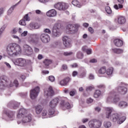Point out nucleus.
<instances>
[{"label": "nucleus", "instance_id": "nucleus-1", "mask_svg": "<svg viewBox=\"0 0 128 128\" xmlns=\"http://www.w3.org/2000/svg\"><path fill=\"white\" fill-rule=\"evenodd\" d=\"M116 90V91L113 90L110 92V96L107 98L108 102L116 104L120 102V96L118 94V92L122 96H124L128 93V88L124 85L118 86Z\"/></svg>", "mask_w": 128, "mask_h": 128}, {"label": "nucleus", "instance_id": "nucleus-2", "mask_svg": "<svg viewBox=\"0 0 128 128\" xmlns=\"http://www.w3.org/2000/svg\"><path fill=\"white\" fill-rule=\"evenodd\" d=\"M8 54L10 56H16L22 54V48L17 44L12 43L8 44L6 48Z\"/></svg>", "mask_w": 128, "mask_h": 128}, {"label": "nucleus", "instance_id": "nucleus-3", "mask_svg": "<svg viewBox=\"0 0 128 128\" xmlns=\"http://www.w3.org/2000/svg\"><path fill=\"white\" fill-rule=\"evenodd\" d=\"M106 110V118H108L110 120L113 122H116L120 118V116L118 114H112V112H114V108L110 107H106L105 108Z\"/></svg>", "mask_w": 128, "mask_h": 128}, {"label": "nucleus", "instance_id": "nucleus-4", "mask_svg": "<svg viewBox=\"0 0 128 128\" xmlns=\"http://www.w3.org/2000/svg\"><path fill=\"white\" fill-rule=\"evenodd\" d=\"M22 121H18V124H30V126H34V120L32 118L31 114H27L22 117Z\"/></svg>", "mask_w": 128, "mask_h": 128}, {"label": "nucleus", "instance_id": "nucleus-5", "mask_svg": "<svg viewBox=\"0 0 128 128\" xmlns=\"http://www.w3.org/2000/svg\"><path fill=\"white\" fill-rule=\"evenodd\" d=\"M4 86H12V84L8 80V76H1L0 78V88H4Z\"/></svg>", "mask_w": 128, "mask_h": 128}, {"label": "nucleus", "instance_id": "nucleus-6", "mask_svg": "<svg viewBox=\"0 0 128 128\" xmlns=\"http://www.w3.org/2000/svg\"><path fill=\"white\" fill-rule=\"evenodd\" d=\"M60 24L56 23L54 24L52 30V38H58L60 36Z\"/></svg>", "mask_w": 128, "mask_h": 128}, {"label": "nucleus", "instance_id": "nucleus-7", "mask_svg": "<svg viewBox=\"0 0 128 128\" xmlns=\"http://www.w3.org/2000/svg\"><path fill=\"white\" fill-rule=\"evenodd\" d=\"M88 126L90 128H99L102 126V122L99 120H93L88 122Z\"/></svg>", "mask_w": 128, "mask_h": 128}, {"label": "nucleus", "instance_id": "nucleus-8", "mask_svg": "<svg viewBox=\"0 0 128 128\" xmlns=\"http://www.w3.org/2000/svg\"><path fill=\"white\" fill-rule=\"evenodd\" d=\"M40 88L38 86L34 88L30 91V98L32 100L36 98L40 94Z\"/></svg>", "mask_w": 128, "mask_h": 128}, {"label": "nucleus", "instance_id": "nucleus-9", "mask_svg": "<svg viewBox=\"0 0 128 128\" xmlns=\"http://www.w3.org/2000/svg\"><path fill=\"white\" fill-rule=\"evenodd\" d=\"M54 8L58 10H66L68 6V4L64 2H58L54 5Z\"/></svg>", "mask_w": 128, "mask_h": 128}, {"label": "nucleus", "instance_id": "nucleus-10", "mask_svg": "<svg viewBox=\"0 0 128 128\" xmlns=\"http://www.w3.org/2000/svg\"><path fill=\"white\" fill-rule=\"evenodd\" d=\"M40 40L42 42L48 44L50 40V37L48 34L43 33L40 35Z\"/></svg>", "mask_w": 128, "mask_h": 128}, {"label": "nucleus", "instance_id": "nucleus-11", "mask_svg": "<svg viewBox=\"0 0 128 128\" xmlns=\"http://www.w3.org/2000/svg\"><path fill=\"white\" fill-rule=\"evenodd\" d=\"M14 64L16 66H24L26 65V61L22 58H17L13 61Z\"/></svg>", "mask_w": 128, "mask_h": 128}, {"label": "nucleus", "instance_id": "nucleus-12", "mask_svg": "<svg viewBox=\"0 0 128 128\" xmlns=\"http://www.w3.org/2000/svg\"><path fill=\"white\" fill-rule=\"evenodd\" d=\"M54 94V89H52V87L49 86V88L44 89V96H52Z\"/></svg>", "mask_w": 128, "mask_h": 128}, {"label": "nucleus", "instance_id": "nucleus-13", "mask_svg": "<svg viewBox=\"0 0 128 128\" xmlns=\"http://www.w3.org/2000/svg\"><path fill=\"white\" fill-rule=\"evenodd\" d=\"M24 48L25 50V52H26V56H32V54H34V50H32V48L28 44H24Z\"/></svg>", "mask_w": 128, "mask_h": 128}, {"label": "nucleus", "instance_id": "nucleus-14", "mask_svg": "<svg viewBox=\"0 0 128 128\" xmlns=\"http://www.w3.org/2000/svg\"><path fill=\"white\" fill-rule=\"evenodd\" d=\"M60 100L62 102V98H56L51 100L50 102V108H56V106H58V104Z\"/></svg>", "mask_w": 128, "mask_h": 128}, {"label": "nucleus", "instance_id": "nucleus-15", "mask_svg": "<svg viewBox=\"0 0 128 128\" xmlns=\"http://www.w3.org/2000/svg\"><path fill=\"white\" fill-rule=\"evenodd\" d=\"M63 44L66 48H70L72 46V44L70 43V38L66 36H64L63 38Z\"/></svg>", "mask_w": 128, "mask_h": 128}, {"label": "nucleus", "instance_id": "nucleus-16", "mask_svg": "<svg viewBox=\"0 0 128 128\" xmlns=\"http://www.w3.org/2000/svg\"><path fill=\"white\" fill-rule=\"evenodd\" d=\"M38 38V34H31L28 38V42L30 44H36V40Z\"/></svg>", "mask_w": 128, "mask_h": 128}, {"label": "nucleus", "instance_id": "nucleus-17", "mask_svg": "<svg viewBox=\"0 0 128 128\" xmlns=\"http://www.w3.org/2000/svg\"><path fill=\"white\" fill-rule=\"evenodd\" d=\"M64 98L61 99L60 104L63 107V108H67V110H70V108H72V106L70 105L68 102H66L64 100Z\"/></svg>", "mask_w": 128, "mask_h": 128}, {"label": "nucleus", "instance_id": "nucleus-18", "mask_svg": "<svg viewBox=\"0 0 128 128\" xmlns=\"http://www.w3.org/2000/svg\"><path fill=\"white\" fill-rule=\"evenodd\" d=\"M27 114L28 111L24 109V108H22L19 110V112L17 114V118H22L23 116H26Z\"/></svg>", "mask_w": 128, "mask_h": 128}, {"label": "nucleus", "instance_id": "nucleus-19", "mask_svg": "<svg viewBox=\"0 0 128 128\" xmlns=\"http://www.w3.org/2000/svg\"><path fill=\"white\" fill-rule=\"evenodd\" d=\"M72 80V79L70 78V77H66L64 78L63 80H62L61 81H60V86H67V84H68Z\"/></svg>", "mask_w": 128, "mask_h": 128}, {"label": "nucleus", "instance_id": "nucleus-20", "mask_svg": "<svg viewBox=\"0 0 128 128\" xmlns=\"http://www.w3.org/2000/svg\"><path fill=\"white\" fill-rule=\"evenodd\" d=\"M66 28L69 30L70 34H75L77 32L76 28H74V26L72 24H68Z\"/></svg>", "mask_w": 128, "mask_h": 128}, {"label": "nucleus", "instance_id": "nucleus-21", "mask_svg": "<svg viewBox=\"0 0 128 128\" xmlns=\"http://www.w3.org/2000/svg\"><path fill=\"white\" fill-rule=\"evenodd\" d=\"M46 14L49 18H53L56 16V10L52 9L47 12Z\"/></svg>", "mask_w": 128, "mask_h": 128}, {"label": "nucleus", "instance_id": "nucleus-22", "mask_svg": "<svg viewBox=\"0 0 128 128\" xmlns=\"http://www.w3.org/2000/svg\"><path fill=\"white\" fill-rule=\"evenodd\" d=\"M8 106H12L13 108L16 110V108H18V106H20V103L16 101H11L8 104Z\"/></svg>", "mask_w": 128, "mask_h": 128}, {"label": "nucleus", "instance_id": "nucleus-23", "mask_svg": "<svg viewBox=\"0 0 128 128\" xmlns=\"http://www.w3.org/2000/svg\"><path fill=\"white\" fill-rule=\"evenodd\" d=\"M43 109L44 107L40 104H38L35 106V110L36 114H40V112H42Z\"/></svg>", "mask_w": 128, "mask_h": 128}, {"label": "nucleus", "instance_id": "nucleus-24", "mask_svg": "<svg viewBox=\"0 0 128 128\" xmlns=\"http://www.w3.org/2000/svg\"><path fill=\"white\" fill-rule=\"evenodd\" d=\"M114 42V44L118 47L122 46L124 44V42H122V40L120 39H115Z\"/></svg>", "mask_w": 128, "mask_h": 128}, {"label": "nucleus", "instance_id": "nucleus-25", "mask_svg": "<svg viewBox=\"0 0 128 128\" xmlns=\"http://www.w3.org/2000/svg\"><path fill=\"white\" fill-rule=\"evenodd\" d=\"M15 112H9L6 113V116H8L10 120H14V114Z\"/></svg>", "mask_w": 128, "mask_h": 128}, {"label": "nucleus", "instance_id": "nucleus-26", "mask_svg": "<svg viewBox=\"0 0 128 128\" xmlns=\"http://www.w3.org/2000/svg\"><path fill=\"white\" fill-rule=\"evenodd\" d=\"M48 114L49 116H48V118H52V116H55L58 114L54 111V109L51 108L48 110Z\"/></svg>", "mask_w": 128, "mask_h": 128}, {"label": "nucleus", "instance_id": "nucleus-27", "mask_svg": "<svg viewBox=\"0 0 128 128\" xmlns=\"http://www.w3.org/2000/svg\"><path fill=\"white\" fill-rule=\"evenodd\" d=\"M20 2H22V0H20L17 4L10 7V8L8 10V14H11L14 8H16V6L20 4Z\"/></svg>", "mask_w": 128, "mask_h": 128}, {"label": "nucleus", "instance_id": "nucleus-28", "mask_svg": "<svg viewBox=\"0 0 128 128\" xmlns=\"http://www.w3.org/2000/svg\"><path fill=\"white\" fill-rule=\"evenodd\" d=\"M118 22L119 24H124L126 22V18L122 16H120L118 18Z\"/></svg>", "mask_w": 128, "mask_h": 128}, {"label": "nucleus", "instance_id": "nucleus-29", "mask_svg": "<svg viewBox=\"0 0 128 128\" xmlns=\"http://www.w3.org/2000/svg\"><path fill=\"white\" fill-rule=\"evenodd\" d=\"M128 106V103L124 101H121L118 104V107L120 108H125Z\"/></svg>", "mask_w": 128, "mask_h": 128}, {"label": "nucleus", "instance_id": "nucleus-30", "mask_svg": "<svg viewBox=\"0 0 128 128\" xmlns=\"http://www.w3.org/2000/svg\"><path fill=\"white\" fill-rule=\"evenodd\" d=\"M42 112L41 116L42 118H48V112L46 110H43Z\"/></svg>", "mask_w": 128, "mask_h": 128}, {"label": "nucleus", "instance_id": "nucleus-31", "mask_svg": "<svg viewBox=\"0 0 128 128\" xmlns=\"http://www.w3.org/2000/svg\"><path fill=\"white\" fill-rule=\"evenodd\" d=\"M112 52L115 54H122L124 52V50L120 48H113L112 49Z\"/></svg>", "mask_w": 128, "mask_h": 128}, {"label": "nucleus", "instance_id": "nucleus-32", "mask_svg": "<svg viewBox=\"0 0 128 128\" xmlns=\"http://www.w3.org/2000/svg\"><path fill=\"white\" fill-rule=\"evenodd\" d=\"M52 61L50 59H45L43 62L45 66H48L50 64H51Z\"/></svg>", "mask_w": 128, "mask_h": 128}, {"label": "nucleus", "instance_id": "nucleus-33", "mask_svg": "<svg viewBox=\"0 0 128 128\" xmlns=\"http://www.w3.org/2000/svg\"><path fill=\"white\" fill-rule=\"evenodd\" d=\"M104 126L106 128H110L112 126V122L110 121H105L104 122Z\"/></svg>", "mask_w": 128, "mask_h": 128}, {"label": "nucleus", "instance_id": "nucleus-34", "mask_svg": "<svg viewBox=\"0 0 128 128\" xmlns=\"http://www.w3.org/2000/svg\"><path fill=\"white\" fill-rule=\"evenodd\" d=\"M114 72V68H109L107 70H106V74L108 76H112V73Z\"/></svg>", "mask_w": 128, "mask_h": 128}, {"label": "nucleus", "instance_id": "nucleus-35", "mask_svg": "<svg viewBox=\"0 0 128 128\" xmlns=\"http://www.w3.org/2000/svg\"><path fill=\"white\" fill-rule=\"evenodd\" d=\"M102 94V92L100 90H96L94 94V98H100V95Z\"/></svg>", "mask_w": 128, "mask_h": 128}, {"label": "nucleus", "instance_id": "nucleus-36", "mask_svg": "<svg viewBox=\"0 0 128 128\" xmlns=\"http://www.w3.org/2000/svg\"><path fill=\"white\" fill-rule=\"evenodd\" d=\"M72 4L73 6H77V8H80V6H82L80 4V2H78L77 0H72Z\"/></svg>", "mask_w": 128, "mask_h": 128}, {"label": "nucleus", "instance_id": "nucleus-37", "mask_svg": "<svg viewBox=\"0 0 128 128\" xmlns=\"http://www.w3.org/2000/svg\"><path fill=\"white\" fill-rule=\"evenodd\" d=\"M106 69L105 66L101 68L98 70L99 74H106Z\"/></svg>", "mask_w": 128, "mask_h": 128}, {"label": "nucleus", "instance_id": "nucleus-38", "mask_svg": "<svg viewBox=\"0 0 128 128\" xmlns=\"http://www.w3.org/2000/svg\"><path fill=\"white\" fill-rule=\"evenodd\" d=\"M114 8L115 10H120V8H124V6L122 4H118H118H114Z\"/></svg>", "mask_w": 128, "mask_h": 128}, {"label": "nucleus", "instance_id": "nucleus-39", "mask_svg": "<svg viewBox=\"0 0 128 128\" xmlns=\"http://www.w3.org/2000/svg\"><path fill=\"white\" fill-rule=\"evenodd\" d=\"M105 10L108 14H112V9L110 8V7L108 6L105 8Z\"/></svg>", "mask_w": 128, "mask_h": 128}, {"label": "nucleus", "instance_id": "nucleus-40", "mask_svg": "<svg viewBox=\"0 0 128 128\" xmlns=\"http://www.w3.org/2000/svg\"><path fill=\"white\" fill-rule=\"evenodd\" d=\"M76 57L78 58H80V59L82 60V58H84V54H82V52H77Z\"/></svg>", "mask_w": 128, "mask_h": 128}, {"label": "nucleus", "instance_id": "nucleus-41", "mask_svg": "<svg viewBox=\"0 0 128 128\" xmlns=\"http://www.w3.org/2000/svg\"><path fill=\"white\" fill-rule=\"evenodd\" d=\"M22 19L24 20H26V22H30V18L28 16V14H26Z\"/></svg>", "mask_w": 128, "mask_h": 128}, {"label": "nucleus", "instance_id": "nucleus-42", "mask_svg": "<svg viewBox=\"0 0 128 128\" xmlns=\"http://www.w3.org/2000/svg\"><path fill=\"white\" fill-rule=\"evenodd\" d=\"M19 24L20 26H26V20L24 19H22L19 21Z\"/></svg>", "mask_w": 128, "mask_h": 128}, {"label": "nucleus", "instance_id": "nucleus-43", "mask_svg": "<svg viewBox=\"0 0 128 128\" xmlns=\"http://www.w3.org/2000/svg\"><path fill=\"white\" fill-rule=\"evenodd\" d=\"M126 120V116H122L120 119V124H122V122H124V120Z\"/></svg>", "mask_w": 128, "mask_h": 128}, {"label": "nucleus", "instance_id": "nucleus-44", "mask_svg": "<svg viewBox=\"0 0 128 128\" xmlns=\"http://www.w3.org/2000/svg\"><path fill=\"white\" fill-rule=\"evenodd\" d=\"M48 80L52 82H54L55 78H54V76H48Z\"/></svg>", "mask_w": 128, "mask_h": 128}, {"label": "nucleus", "instance_id": "nucleus-45", "mask_svg": "<svg viewBox=\"0 0 128 128\" xmlns=\"http://www.w3.org/2000/svg\"><path fill=\"white\" fill-rule=\"evenodd\" d=\"M74 53L72 52H64V56H72Z\"/></svg>", "mask_w": 128, "mask_h": 128}, {"label": "nucleus", "instance_id": "nucleus-46", "mask_svg": "<svg viewBox=\"0 0 128 128\" xmlns=\"http://www.w3.org/2000/svg\"><path fill=\"white\" fill-rule=\"evenodd\" d=\"M76 90H73L70 92V94L71 96H74L76 94Z\"/></svg>", "mask_w": 128, "mask_h": 128}, {"label": "nucleus", "instance_id": "nucleus-47", "mask_svg": "<svg viewBox=\"0 0 128 128\" xmlns=\"http://www.w3.org/2000/svg\"><path fill=\"white\" fill-rule=\"evenodd\" d=\"M86 76V70H83L82 74H80L81 78H84Z\"/></svg>", "mask_w": 128, "mask_h": 128}, {"label": "nucleus", "instance_id": "nucleus-48", "mask_svg": "<svg viewBox=\"0 0 128 128\" xmlns=\"http://www.w3.org/2000/svg\"><path fill=\"white\" fill-rule=\"evenodd\" d=\"M29 28L30 30H35L34 28V24L33 23H31L29 24Z\"/></svg>", "mask_w": 128, "mask_h": 128}, {"label": "nucleus", "instance_id": "nucleus-49", "mask_svg": "<svg viewBox=\"0 0 128 128\" xmlns=\"http://www.w3.org/2000/svg\"><path fill=\"white\" fill-rule=\"evenodd\" d=\"M18 28H14L12 31H11V34H16V32H18Z\"/></svg>", "mask_w": 128, "mask_h": 128}, {"label": "nucleus", "instance_id": "nucleus-50", "mask_svg": "<svg viewBox=\"0 0 128 128\" xmlns=\"http://www.w3.org/2000/svg\"><path fill=\"white\" fill-rule=\"evenodd\" d=\"M28 36V31H24L21 34V36Z\"/></svg>", "mask_w": 128, "mask_h": 128}, {"label": "nucleus", "instance_id": "nucleus-51", "mask_svg": "<svg viewBox=\"0 0 128 128\" xmlns=\"http://www.w3.org/2000/svg\"><path fill=\"white\" fill-rule=\"evenodd\" d=\"M58 44V42L52 43V44H51V48H56Z\"/></svg>", "mask_w": 128, "mask_h": 128}, {"label": "nucleus", "instance_id": "nucleus-52", "mask_svg": "<svg viewBox=\"0 0 128 128\" xmlns=\"http://www.w3.org/2000/svg\"><path fill=\"white\" fill-rule=\"evenodd\" d=\"M78 72L74 71L72 73V76L74 78V77L76 76H78Z\"/></svg>", "mask_w": 128, "mask_h": 128}, {"label": "nucleus", "instance_id": "nucleus-53", "mask_svg": "<svg viewBox=\"0 0 128 128\" xmlns=\"http://www.w3.org/2000/svg\"><path fill=\"white\" fill-rule=\"evenodd\" d=\"M86 52L87 54H92V49L88 48L87 50H86V52Z\"/></svg>", "mask_w": 128, "mask_h": 128}, {"label": "nucleus", "instance_id": "nucleus-54", "mask_svg": "<svg viewBox=\"0 0 128 128\" xmlns=\"http://www.w3.org/2000/svg\"><path fill=\"white\" fill-rule=\"evenodd\" d=\"M44 32H46L47 34H50L52 33V31H50V30L48 28H46L44 30Z\"/></svg>", "mask_w": 128, "mask_h": 128}, {"label": "nucleus", "instance_id": "nucleus-55", "mask_svg": "<svg viewBox=\"0 0 128 128\" xmlns=\"http://www.w3.org/2000/svg\"><path fill=\"white\" fill-rule=\"evenodd\" d=\"M88 32H90V34H94V28H92V27H89L88 28Z\"/></svg>", "mask_w": 128, "mask_h": 128}, {"label": "nucleus", "instance_id": "nucleus-56", "mask_svg": "<svg viewBox=\"0 0 128 128\" xmlns=\"http://www.w3.org/2000/svg\"><path fill=\"white\" fill-rule=\"evenodd\" d=\"M34 26L35 28V30H38V28H40V24L38 23H34Z\"/></svg>", "mask_w": 128, "mask_h": 128}, {"label": "nucleus", "instance_id": "nucleus-57", "mask_svg": "<svg viewBox=\"0 0 128 128\" xmlns=\"http://www.w3.org/2000/svg\"><path fill=\"white\" fill-rule=\"evenodd\" d=\"M4 64H6V66L8 68H12V66H10V64H8L7 62H4Z\"/></svg>", "mask_w": 128, "mask_h": 128}, {"label": "nucleus", "instance_id": "nucleus-58", "mask_svg": "<svg viewBox=\"0 0 128 128\" xmlns=\"http://www.w3.org/2000/svg\"><path fill=\"white\" fill-rule=\"evenodd\" d=\"M94 102V100L92 98H89L87 100V104H92Z\"/></svg>", "mask_w": 128, "mask_h": 128}, {"label": "nucleus", "instance_id": "nucleus-59", "mask_svg": "<svg viewBox=\"0 0 128 128\" xmlns=\"http://www.w3.org/2000/svg\"><path fill=\"white\" fill-rule=\"evenodd\" d=\"M14 84H15L16 86L17 87L18 86V80H15L14 81Z\"/></svg>", "mask_w": 128, "mask_h": 128}, {"label": "nucleus", "instance_id": "nucleus-60", "mask_svg": "<svg viewBox=\"0 0 128 128\" xmlns=\"http://www.w3.org/2000/svg\"><path fill=\"white\" fill-rule=\"evenodd\" d=\"M38 60H42L44 56L42 54H39L38 56Z\"/></svg>", "mask_w": 128, "mask_h": 128}, {"label": "nucleus", "instance_id": "nucleus-61", "mask_svg": "<svg viewBox=\"0 0 128 128\" xmlns=\"http://www.w3.org/2000/svg\"><path fill=\"white\" fill-rule=\"evenodd\" d=\"M88 46H84L82 48V50H83V52H86L87 50H88Z\"/></svg>", "mask_w": 128, "mask_h": 128}, {"label": "nucleus", "instance_id": "nucleus-62", "mask_svg": "<svg viewBox=\"0 0 128 128\" xmlns=\"http://www.w3.org/2000/svg\"><path fill=\"white\" fill-rule=\"evenodd\" d=\"M92 90V86H88L86 88V92H90Z\"/></svg>", "mask_w": 128, "mask_h": 128}, {"label": "nucleus", "instance_id": "nucleus-63", "mask_svg": "<svg viewBox=\"0 0 128 128\" xmlns=\"http://www.w3.org/2000/svg\"><path fill=\"white\" fill-rule=\"evenodd\" d=\"M90 80H94V76L92 74H90L89 76Z\"/></svg>", "mask_w": 128, "mask_h": 128}, {"label": "nucleus", "instance_id": "nucleus-64", "mask_svg": "<svg viewBox=\"0 0 128 128\" xmlns=\"http://www.w3.org/2000/svg\"><path fill=\"white\" fill-rule=\"evenodd\" d=\"M34 52H40V49L36 47H34Z\"/></svg>", "mask_w": 128, "mask_h": 128}]
</instances>
